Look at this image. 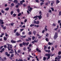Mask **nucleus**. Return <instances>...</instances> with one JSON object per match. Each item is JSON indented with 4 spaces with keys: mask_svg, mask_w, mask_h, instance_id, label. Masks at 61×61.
<instances>
[{
    "mask_svg": "<svg viewBox=\"0 0 61 61\" xmlns=\"http://www.w3.org/2000/svg\"><path fill=\"white\" fill-rule=\"evenodd\" d=\"M45 56H48L47 59V60H48L50 58V56H51L50 55V54L49 53L46 54Z\"/></svg>",
    "mask_w": 61,
    "mask_h": 61,
    "instance_id": "f257e3e1",
    "label": "nucleus"
},
{
    "mask_svg": "<svg viewBox=\"0 0 61 61\" xmlns=\"http://www.w3.org/2000/svg\"><path fill=\"white\" fill-rule=\"evenodd\" d=\"M8 46V50H10V48H12V46L10 44H7Z\"/></svg>",
    "mask_w": 61,
    "mask_h": 61,
    "instance_id": "f03ea898",
    "label": "nucleus"
},
{
    "mask_svg": "<svg viewBox=\"0 0 61 61\" xmlns=\"http://www.w3.org/2000/svg\"><path fill=\"white\" fill-rule=\"evenodd\" d=\"M37 17H38L39 19H41V18H42V16H41V15H40L39 16H37L36 15L35 17H34L33 18H37Z\"/></svg>",
    "mask_w": 61,
    "mask_h": 61,
    "instance_id": "7ed1b4c3",
    "label": "nucleus"
},
{
    "mask_svg": "<svg viewBox=\"0 0 61 61\" xmlns=\"http://www.w3.org/2000/svg\"><path fill=\"white\" fill-rule=\"evenodd\" d=\"M58 35V34L56 32L55 33V35H54V39H56L57 38V35Z\"/></svg>",
    "mask_w": 61,
    "mask_h": 61,
    "instance_id": "20e7f679",
    "label": "nucleus"
},
{
    "mask_svg": "<svg viewBox=\"0 0 61 61\" xmlns=\"http://www.w3.org/2000/svg\"><path fill=\"white\" fill-rule=\"evenodd\" d=\"M36 51H37L39 52H40V53H41V50H39L38 48H37L36 49Z\"/></svg>",
    "mask_w": 61,
    "mask_h": 61,
    "instance_id": "39448f33",
    "label": "nucleus"
},
{
    "mask_svg": "<svg viewBox=\"0 0 61 61\" xmlns=\"http://www.w3.org/2000/svg\"><path fill=\"white\" fill-rule=\"evenodd\" d=\"M57 57H58V59H59V60L58 61H60L59 60H60V58H61V55L60 56H58Z\"/></svg>",
    "mask_w": 61,
    "mask_h": 61,
    "instance_id": "423d86ee",
    "label": "nucleus"
},
{
    "mask_svg": "<svg viewBox=\"0 0 61 61\" xmlns=\"http://www.w3.org/2000/svg\"><path fill=\"white\" fill-rule=\"evenodd\" d=\"M14 3H15V4H17L18 3V1L16 0H14V1H13Z\"/></svg>",
    "mask_w": 61,
    "mask_h": 61,
    "instance_id": "0eeeda50",
    "label": "nucleus"
},
{
    "mask_svg": "<svg viewBox=\"0 0 61 61\" xmlns=\"http://www.w3.org/2000/svg\"><path fill=\"white\" fill-rule=\"evenodd\" d=\"M11 43H15L16 42L15 41H14L13 40H11Z\"/></svg>",
    "mask_w": 61,
    "mask_h": 61,
    "instance_id": "6e6552de",
    "label": "nucleus"
},
{
    "mask_svg": "<svg viewBox=\"0 0 61 61\" xmlns=\"http://www.w3.org/2000/svg\"><path fill=\"white\" fill-rule=\"evenodd\" d=\"M16 36H20V34H19L18 32H17L16 33Z\"/></svg>",
    "mask_w": 61,
    "mask_h": 61,
    "instance_id": "1a4fd4ad",
    "label": "nucleus"
},
{
    "mask_svg": "<svg viewBox=\"0 0 61 61\" xmlns=\"http://www.w3.org/2000/svg\"><path fill=\"white\" fill-rule=\"evenodd\" d=\"M5 36H7V37H9V35L8 34H7V33H5Z\"/></svg>",
    "mask_w": 61,
    "mask_h": 61,
    "instance_id": "9d476101",
    "label": "nucleus"
},
{
    "mask_svg": "<svg viewBox=\"0 0 61 61\" xmlns=\"http://www.w3.org/2000/svg\"><path fill=\"white\" fill-rule=\"evenodd\" d=\"M59 2H60V1H58V0H56V4H57L58 3H59Z\"/></svg>",
    "mask_w": 61,
    "mask_h": 61,
    "instance_id": "9b49d317",
    "label": "nucleus"
},
{
    "mask_svg": "<svg viewBox=\"0 0 61 61\" xmlns=\"http://www.w3.org/2000/svg\"><path fill=\"white\" fill-rule=\"evenodd\" d=\"M9 8H6L5 9V10L6 11H8V10H9Z\"/></svg>",
    "mask_w": 61,
    "mask_h": 61,
    "instance_id": "f8f14e48",
    "label": "nucleus"
},
{
    "mask_svg": "<svg viewBox=\"0 0 61 61\" xmlns=\"http://www.w3.org/2000/svg\"><path fill=\"white\" fill-rule=\"evenodd\" d=\"M17 12H18V13H19V12H20V10H19V9H17Z\"/></svg>",
    "mask_w": 61,
    "mask_h": 61,
    "instance_id": "ddd939ff",
    "label": "nucleus"
},
{
    "mask_svg": "<svg viewBox=\"0 0 61 61\" xmlns=\"http://www.w3.org/2000/svg\"><path fill=\"white\" fill-rule=\"evenodd\" d=\"M46 57H43V60L44 61L46 60Z\"/></svg>",
    "mask_w": 61,
    "mask_h": 61,
    "instance_id": "4468645a",
    "label": "nucleus"
},
{
    "mask_svg": "<svg viewBox=\"0 0 61 61\" xmlns=\"http://www.w3.org/2000/svg\"><path fill=\"white\" fill-rule=\"evenodd\" d=\"M4 40H5V41H6V40H7V38H6V37H5V36H4Z\"/></svg>",
    "mask_w": 61,
    "mask_h": 61,
    "instance_id": "2eb2a0df",
    "label": "nucleus"
},
{
    "mask_svg": "<svg viewBox=\"0 0 61 61\" xmlns=\"http://www.w3.org/2000/svg\"><path fill=\"white\" fill-rule=\"evenodd\" d=\"M52 51H53L54 50V48L53 47H52L51 49Z\"/></svg>",
    "mask_w": 61,
    "mask_h": 61,
    "instance_id": "dca6fc26",
    "label": "nucleus"
},
{
    "mask_svg": "<svg viewBox=\"0 0 61 61\" xmlns=\"http://www.w3.org/2000/svg\"><path fill=\"white\" fill-rule=\"evenodd\" d=\"M14 24L15 23H13V22L12 23H11V26H13L14 25Z\"/></svg>",
    "mask_w": 61,
    "mask_h": 61,
    "instance_id": "f3484780",
    "label": "nucleus"
},
{
    "mask_svg": "<svg viewBox=\"0 0 61 61\" xmlns=\"http://www.w3.org/2000/svg\"><path fill=\"white\" fill-rule=\"evenodd\" d=\"M0 23H1V24H4V22H3V20H1L0 21Z\"/></svg>",
    "mask_w": 61,
    "mask_h": 61,
    "instance_id": "a211bd4d",
    "label": "nucleus"
},
{
    "mask_svg": "<svg viewBox=\"0 0 61 61\" xmlns=\"http://www.w3.org/2000/svg\"><path fill=\"white\" fill-rule=\"evenodd\" d=\"M0 59L1 60V59L2 61H4V60L3 59L1 58V57H0Z\"/></svg>",
    "mask_w": 61,
    "mask_h": 61,
    "instance_id": "6ab92c4d",
    "label": "nucleus"
},
{
    "mask_svg": "<svg viewBox=\"0 0 61 61\" xmlns=\"http://www.w3.org/2000/svg\"><path fill=\"white\" fill-rule=\"evenodd\" d=\"M14 13V12L13 11H11L10 12V14L11 15H12L13 14V13Z\"/></svg>",
    "mask_w": 61,
    "mask_h": 61,
    "instance_id": "aec40b11",
    "label": "nucleus"
},
{
    "mask_svg": "<svg viewBox=\"0 0 61 61\" xmlns=\"http://www.w3.org/2000/svg\"><path fill=\"white\" fill-rule=\"evenodd\" d=\"M39 14H40V15H42V12L41 11H40L39 12Z\"/></svg>",
    "mask_w": 61,
    "mask_h": 61,
    "instance_id": "412c9836",
    "label": "nucleus"
},
{
    "mask_svg": "<svg viewBox=\"0 0 61 61\" xmlns=\"http://www.w3.org/2000/svg\"><path fill=\"white\" fill-rule=\"evenodd\" d=\"M34 25V24H31L30 25V27H32V26H35V25Z\"/></svg>",
    "mask_w": 61,
    "mask_h": 61,
    "instance_id": "4be33fe9",
    "label": "nucleus"
},
{
    "mask_svg": "<svg viewBox=\"0 0 61 61\" xmlns=\"http://www.w3.org/2000/svg\"><path fill=\"white\" fill-rule=\"evenodd\" d=\"M61 54V51H59L58 53V55H60Z\"/></svg>",
    "mask_w": 61,
    "mask_h": 61,
    "instance_id": "5701e85b",
    "label": "nucleus"
},
{
    "mask_svg": "<svg viewBox=\"0 0 61 61\" xmlns=\"http://www.w3.org/2000/svg\"><path fill=\"white\" fill-rule=\"evenodd\" d=\"M34 26H35V27H36L37 28L38 27H39V25H34Z\"/></svg>",
    "mask_w": 61,
    "mask_h": 61,
    "instance_id": "b1692460",
    "label": "nucleus"
},
{
    "mask_svg": "<svg viewBox=\"0 0 61 61\" xmlns=\"http://www.w3.org/2000/svg\"><path fill=\"white\" fill-rule=\"evenodd\" d=\"M14 56V55L13 54H12L10 55V56L11 57H12Z\"/></svg>",
    "mask_w": 61,
    "mask_h": 61,
    "instance_id": "393cba45",
    "label": "nucleus"
},
{
    "mask_svg": "<svg viewBox=\"0 0 61 61\" xmlns=\"http://www.w3.org/2000/svg\"><path fill=\"white\" fill-rule=\"evenodd\" d=\"M33 33L34 35H36V31H33Z\"/></svg>",
    "mask_w": 61,
    "mask_h": 61,
    "instance_id": "a878e982",
    "label": "nucleus"
},
{
    "mask_svg": "<svg viewBox=\"0 0 61 61\" xmlns=\"http://www.w3.org/2000/svg\"><path fill=\"white\" fill-rule=\"evenodd\" d=\"M21 15V13H19L18 15V16H19Z\"/></svg>",
    "mask_w": 61,
    "mask_h": 61,
    "instance_id": "bb28decb",
    "label": "nucleus"
},
{
    "mask_svg": "<svg viewBox=\"0 0 61 61\" xmlns=\"http://www.w3.org/2000/svg\"><path fill=\"white\" fill-rule=\"evenodd\" d=\"M52 43H50V42H49L48 43V45H52Z\"/></svg>",
    "mask_w": 61,
    "mask_h": 61,
    "instance_id": "cd10ccee",
    "label": "nucleus"
},
{
    "mask_svg": "<svg viewBox=\"0 0 61 61\" xmlns=\"http://www.w3.org/2000/svg\"><path fill=\"white\" fill-rule=\"evenodd\" d=\"M54 3V2L53 1H52V2L51 3V5L52 6H53V5Z\"/></svg>",
    "mask_w": 61,
    "mask_h": 61,
    "instance_id": "c85d7f7f",
    "label": "nucleus"
},
{
    "mask_svg": "<svg viewBox=\"0 0 61 61\" xmlns=\"http://www.w3.org/2000/svg\"><path fill=\"white\" fill-rule=\"evenodd\" d=\"M1 12L2 13H5V11H4V10H1Z\"/></svg>",
    "mask_w": 61,
    "mask_h": 61,
    "instance_id": "c756f323",
    "label": "nucleus"
},
{
    "mask_svg": "<svg viewBox=\"0 0 61 61\" xmlns=\"http://www.w3.org/2000/svg\"><path fill=\"white\" fill-rule=\"evenodd\" d=\"M35 37L34 36L32 37V40H34V39H35Z\"/></svg>",
    "mask_w": 61,
    "mask_h": 61,
    "instance_id": "7c9ffc66",
    "label": "nucleus"
},
{
    "mask_svg": "<svg viewBox=\"0 0 61 61\" xmlns=\"http://www.w3.org/2000/svg\"><path fill=\"white\" fill-rule=\"evenodd\" d=\"M46 41L48 42V39L47 38L46 39Z\"/></svg>",
    "mask_w": 61,
    "mask_h": 61,
    "instance_id": "2f4dec72",
    "label": "nucleus"
},
{
    "mask_svg": "<svg viewBox=\"0 0 61 61\" xmlns=\"http://www.w3.org/2000/svg\"><path fill=\"white\" fill-rule=\"evenodd\" d=\"M20 47H22L23 46V44H20Z\"/></svg>",
    "mask_w": 61,
    "mask_h": 61,
    "instance_id": "473e14b6",
    "label": "nucleus"
},
{
    "mask_svg": "<svg viewBox=\"0 0 61 61\" xmlns=\"http://www.w3.org/2000/svg\"><path fill=\"white\" fill-rule=\"evenodd\" d=\"M44 49L45 50L46 49H47V47L46 46H44Z\"/></svg>",
    "mask_w": 61,
    "mask_h": 61,
    "instance_id": "72a5a7b5",
    "label": "nucleus"
},
{
    "mask_svg": "<svg viewBox=\"0 0 61 61\" xmlns=\"http://www.w3.org/2000/svg\"><path fill=\"white\" fill-rule=\"evenodd\" d=\"M48 36H49V34H48L47 33L46 34V36L47 37Z\"/></svg>",
    "mask_w": 61,
    "mask_h": 61,
    "instance_id": "f704fd0d",
    "label": "nucleus"
},
{
    "mask_svg": "<svg viewBox=\"0 0 61 61\" xmlns=\"http://www.w3.org/2000/svg\"><path fill=\"white\" fill-rule=\"evenodd\" d=\"M28 34L29 35H31V31L29 32L28 33Z\"/></svg>",
    "mask_w": 61,
    "mask_h": 61,
    "instance_id": "c9c22d12",
    "label": "nucleus"
},
{
    "mask_svg": "<svg viewBox=\"0 0 61 61\" xmlns=\"http://www.w3.org/2000/svg\"><path fill=\"white\" fill-rule=\"evenodd\" d=\"M40 5H43V4H44V2H41Z\"/></svg>",
    "mask_w": 61,
    "mask_h": 61,
    "instance_id": "e433bc0d",
    "label": "nucleus"
},
{
    "mask_svg": "<svg viewBox=\"0 0 61 61\" xmlns=\"http://www.w3.org/2000/svg\"><path fill=\"white\" fill-rule=\"evenodd\" d=\"M20 3L21 5H23V2L22 1L20 2Z\"/></svg>",
    "mask_w": 61,
    "mask_h": 61,
    "instance_id": "4c0bfd02",
    "label": "nucleus"
},
{
    "mask_svg": "<svg viewBox=\"0 0 61 61\" xmlns=\"http://www.w3.org/2000/svg\"><path fill=\"white\" fill-rule=\"evenodd\" d=\"M28 44H29V43L28 42L27 43H26L25 45L26 46H28Z\"/></svg>",
    "mask_w": 61,
    "mask_h": 61,
    "instance_id": "58836bf2",
    "label": "nucleus"
},
{
    "mask_svg": "<svg viewBox=\"0 0 61 61\" xmlns=\"http://www.w3.org/2000/svg\"><path fill=\"white\" fill-rule=\"evenodd\" d=\"M39 21H37V22H36V24H37V25H38L39 24Z\"/></svg>",
    "mask_w": 61,
    "mask_h": 61,
    "instance_id": "ea45409f",
    "label": "nucleus"
},
{
    "mask_svg": "<svg viewBox=\"0 0 61 61\" xmlns=\"http://www.w3.org/2000/svg\"><path fill=\"white\" fill-rule=\"evenodd\" d=\"M4 50H5V49L4 48H3L2 49V51L3 52H4Z\"/></svg>",
    "mask_w": 61,
    "mask_h": 61,
    "instance_id": "a19ab883",
    "label": "nucleus"
},
{
    "mask_svg": "<svg viewBox=\"0 0 61 61\" xmlns=\"http://www.w3.org/2000/svg\"><path fill=\"white\" fill-rule=\"evenodd\" d=\"M11 5L12 6H13L14 5V4L13 3H12L11 4Z\"/></svg>",
    "mask_w": 61,
    "mask_h": 61,
    "instance_id": "79ce46f5",
    "label": "nucleus"
},
{
    "mask_svg": "<svg viewBox=\"0 0 61 61\" xmlns=\"http://www.w3.org/2000/svg\"><path fill=\"white\" fill-rule=\"evenodd\" d=\"M28 39H29V40L30 41L31 40V38L29 37H28Z\"/></svg>",
    "mask_w": 61,
    "mask_h": 61,
    "instance_id": "37998d69",
    "label": "nucleus"
},
{
    "mask_svg": "<svg viewBox=\"0 0 61 61\" xmlns=\"http://www.w3.org/2000/svg\"><path fill=\"white\" fill-rule=\"evenodd\" d=\"M51 9L52 11H54V8H51Z\"/></svg>",
    "mask_w": 61,
    "mask_h": 61,
    "instance_id": "c03bdc74",
    "label": "nucleus"
},
{
    "mask_svg": "<svg viewBox=\"0 0 61 61\" xmlns=\"http://www.w3.org/2000/svg\"><path fill=\"white\" fill-rule=\"evenodd\" d=\"M9 53L10 54H13V53H14V52H12L11 51H10L9 52Z\"/></svg>",
    "mask_w": 61,
    "mask_h": 61,
    "instance_id": "a18cd8bd",
    "label": "nucleus"
},
{
    "mask_svg": "<svg viewBox=\"0 0 61 61\" xmlns=\"http://www.w3.org/2000/svg\"><path fill=\"white\" fill-rule=\"evenodd\" d=\"M18 61H23V60H22V59H19V60Z\"/></svg>",
    "mask_w": 61,
    "mask_h": 61,
    "instance_id": "49530a36",
    "label": "nucleus"
},
{
    "mask_svg": "<svg viewBox=\"0 0 61 61\" xmlns=\"http://www.w3.org/2000/svg\"><path fill=\"white\" fill-rule=\"evenodd\" d=\"M59 15H61V11L59 12Z\"/></svg>",
    "mask_w": 61,
    "mask_h": 61,
    "instance_id": "de8ad7c7",
    "label": "nucleus"
},
{
    "mask_svg": "<svg viewBox=\"0 0 61 61\" xmlns=\"http://www.w3.org/2000/svg\"><path fill=\"white\" fill-rule=\"evenodd\" d=\"M23 30H24L23 29H20V31L21 32H22V31H23Z\"/></svg>",
    "mask_w": 61,
    "mask_h": 61,
    "instance_id": "09e8293b",
    "label": "nucleus"
},
{
    "mask_svg": "<svg viewBox=\"0 0 61 61\" xmlns=\"http://www.w3.org/2000/svg\"><path fill=\"white\" fill-rule=\"evenodd\" d=\"M4 48H6L7 47L6 45H4Z\"/></svg>",
    "mask_w": 61,
    "mask_h": 61,
    "instance_id": "8fccbe9b",
    "label": "nucleus"
},
{
    "mask_svg": "<svg viewBox=\"0 0 61 61\" xmlns=\"http://www.w3.org/2000/svg\"><path fill=\"white\" fill-rule=\"evenodd\" d=\"M21 37H23V38H25V37H26V35H25L24 36H22Z\"/></svg>",
    "mask_w": 61,
    "mask_h": 61,
    "instance_id": "3c124183",
    "label": "nucleus"
},
{
    "mask_svg": "<svg viewBox=\"0 0 61 61\" xmlns=\"http://www.w3.org/2000/svg\"><path fill=\"white\" fill-rule=\"evenodd\" d=\"M3 47H4V46H2L0 47V49H2V48H3Z\"/></svg>",
    "mask_w": 61,
    "mask_h": 61,
    "instance_id": "603ef678",
    "label": "nucleus"
},
{
    "mask_svg": "<svg viewBox=\"0 0 61 61\" xmlns=\"http://www.w3.org/2000/svg\"><path fill=\"white\" fill-rule=\"evenodd\" d=\"M26 43L25 42H23L22 44L23 45H24V46L25 45Z\"/></svg>",
    "mask_w": 61,
    "mask_h": 61,
    "instance_id": "864d4df0",
    "label": "nucleus"
},
{
    "mask_svg": "<svg viewBox=\"0 0 61 61\" xmlns=\"http://www.w3.org/2000/svg\"><path fill=\"white\" fill-rule=\"evenodd\" d=\"M52 25V26H56V24L54 23Z\"/></svg>",
    "mask_w": 61,
    "mask_h": 61,
    "instance_id": "5fc2aeb1",
    "label": "nucleus"
},
{
    "mask_svg": "<svg viewBox=\"0 0 61 61\" xmlns=\"http://www.w3.org/2000/svg\"><path fill=\"white\" fill-rule=\"evenodd\" d=\"M16 30H17V29H16L14 30V33H15V32H16Z\"/></svg>",
    "mask_w": 61,
    "mask_h": 61,
    "instance_id": "6e6d98bb",
    "label": "nucleus"
},
{
    "mask_svg": "<svg viewBox=\"0 0 61 61\" xmlns=\"http://www.w3.org/2000/svg\"><path fill=\"white\" fill-rule=\"evenodd\" d=\"M45 32V30H43L42 32V33H44V32Z\"/></svg>",
    "mask_w": 61,
    "mask_h": 61,
    "instance_id": "4d7b16f0",
    "label": "nucleus"
},
{
    "mask_svg": "<svg viewBox=\"0 0 61 61\" xmlns=\"http://www.w3.org/2000/svg\"><path fill=\"white\" fill-rule=\"evenodd\" d=\"M34 24H36V20H34Z\"/></svg>",
    "mask_w": 61,
    "mask_h": 61,
    "instance_id": "13d9d810",
    "label": "nucleus"
},
{
    "mask_svg": "<svg viewBox=\"0 0 61 61\" xmlns=\"http://www.w3.org/2000/svg\"><path fill=\"white\" fill-rule=\"evenodd\" d=\"M36 2H37V3H39V1H38V0H36Z\"/></svg>",
    "mask_w": 61,
    "mask_h": 61,
    "instance_id": "bf43d9fd",
    "label": "nucleus"
},
{
    "mask_svg": "<svg viewBox=\"0 0 61 61\" xmlns=\"http://www.w3.org/2000/svg\"><path fill=\"white\" fill-rule=\"evenodd\" d=\"M13 16H14V17L16 15L15 14H13Z\"/></svg>",
    "mask_w": 61,
    "mask_h": 61,
    "instance_id": "052dcab7",
    "label": "nucleus"
},
{
    "mask_svg": "<svg viewBox=\"0 0 61 61\" xmlns=\"http://www.w3.org/2000/svg\"><path fill=\"white\" fill-rule=\"evenodd\" d=\"M27 19H25V20H24V22L25 23H26V22L27 21Z\"/></svg>",
    "mask_w": 61,
    "mask_h": 61,
    "instance_id": "680f3d73",
    "label": "nucleus"
},
{
    "mask_svg": "<svg viewBox=\"0 0 61 61\" xmlns=\"http://www.w3.org/2000/svg\"><path fill=\"white\" fill-rule=\"evenodd\" d=\"M48 53H49L50 52V50H48Z\"/></svg>",
    "mask_w": 61,
    "mask_h": 61,
    "instance_id": "e2e57ef3",
    "label": "nucleus"
},
{
    "mask_svg": "<svg viewBox=\"0 0 61 61\" xmlns=\"http://www.w3.org/2000/svg\"><path fill=\"white\" fill-rule=\"evenodd\" d=\"M7 56H10V54H8L7 55Z\"/></svg>",
    "mask_w": 61,
    "mask_h": 61,
    "instance_id": "0e129e2a",
    "label": "nucleus"
},
{
    "mask_svg": "<svg viewBox=\"0 0 61 61\" xmlns=\"http://www.w3.org/2000/svg\"><path fill=\"white\" fill-rule=\"evenodd\" d=\"M28 60H29L30 59V57H27Z\"/></svg>",
    "mask_w": 61,
    "mask_h": 61,
    "instance_id": "69168bd1",
    "label": "nucleus"
},
{
    "mask_svg": "<svg viewBox=\"0 0 61 61\" xmlns=\"http://www.w3.org/2000/svg\"><path fill=\"white\" fill-rule=\"evenodd\" d=\"M5 54L6 55H7L8 54V53H7V52H6L5 53Z\"/></svg>",
    "mask_w": 61,
    "mask_h": 61,
    "instance_id": "338daca9",
    "label": "nucleus"
},
{
    "mask_svg": "<svg viewBox=\"0 0 61 61\" xmlns=\"http://www.w3.org/2000/svg\"><path fill=\"white\" fill-rule=\"evenodd\" d=\"M45 29L46 31H47V29L46 28H45Z\"/></svg>",
    "mask_w": 61,
    "mask_h": 61,
    "instance_id": "774afa93",
    "label": "nucleus"
}]
</instances>
